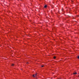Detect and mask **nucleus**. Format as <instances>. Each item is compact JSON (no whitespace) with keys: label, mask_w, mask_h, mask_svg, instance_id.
I'll return each instance as SVG.
<instances>
[{"label":"nucleus","mask_w":79,"mask_h":79,"mask_svg":"<svg viewBox=\"0 0 79 79\" xmlns=\"http://www.w3.org/2000/svg\"><path fill=\"white\" fill-rule=\"evenodd\" d=\"M37 76V73L35 74H34L33 75V77H35V76Z\"/></svg>","instance_id":"nucleus-1"},{"label":"nucleus","mask_w":79,"mask_h":79,"mask_svg":"<svg viewBox=\"0 0 79 79\" xmlns=\"http://www.w3.org/2000/svg\"><path fill=\"white\" fill-rule=\"evenodd\" d=\"M77 73L76 72L73 73V74H77Z\"/></svg>","instance_id":"nucleus-2"},{"label":"nucleus","mask_w":79,"mask_h":79,"mask_svg":"<svg viewBox=\"0 0 79 79\" xmlns=\"http://www.w3.org/2000/svg\"><path fill=\"white\" fill-rule=\"evenodd\" d=\"M47 5H46L44 6V8H46L47 7Z\"/></svg>","instance_id":"nucleus-3"},{"label":"nucleus","mask_w":79,"mask_h":79,"mask_svg":"<svg viewBox=\"0 0 79 79\" xmlns=\"http://www.w3.org/2000/svg\"><path fill=\"white\" fill-rule=\"evenodd\" d=\"M53 58L54 59H55V58H56V56H54Z\"/></svg>","instance_id":"nucleus-4"},{"label":"nucleus","mask_w":79,"mask_h":79,"mask_svg":"<svg viewBox=\"0 0 79 79\" xmlns=\"http://www.w3.org/2000/svg\"><path fill=\"white\" fill-rule=\"evenodd\" d=\"M11 66H14V64H12V65H11Z\"/></svg>","instance_id":"nucleus-5"},{"label":"nucleus","mask_w":79,"mask_h":79,"mask_svg":"<svg viewBox=\"0 0 79 79\" xmlns=\"http://www.w3.org/2000/svg\"><path fill=\"white\" fill-rule=\"evenodd\" d=\"M44 65H42V66H41V67H44Z\"/></svg>","instance_id":"nucleus-6"},{"label":"nucleus","mask_w":79,"mask_h":79,"mask_svg":"<svg viewBox=\"0 0 79 79\" xmlns=\"http://www.w3.org/2000/svg\"><path fill=\"white\" fill-rule=\"evenodd\" d=\"M77 58H78V59H79V56H78Z\"/></svg>","instance_id":"nucleus-7"},{"label":"nucleus","mask_w":79,"mask_h":79,"mask_svg":"<svg viewBox=\"0 0 79 79\" xmlns=\"http://www.w3.org/2000/svg\"><path fill=\"white\" fill-rule=\"evenodd\" d=\"M28 62H27V64H28Z\"/></svg>","instance_id":"nucleus-8"},{"label":"nucleus","mask_w":79,"mask_h":79,"mask_svg":"<svg viewBox=\"0 0 79 79\" xmlns=\"http://www.w3.org/2000/svg\"><path fill=\"white\" fill-rule=\"evenodd\" d=\"M61 79V78H59V79Z\"/></svg>","instance_id":"nucleus-9"},{"label":"nucleus","mask_w":79,"mask_h":79,"mask_svg":"<svg viewBox=\"0 0 79 79\" xmlns=\"http://www.w3.org/2000/svg\"><path fill=\"white\" fill-rule=\"evenodd\" d=\"M78 17H79V16H78Z\"/></svg>","instance_id":"nucleus-10"},{"label":"nucleus","mask_w":79,"mask_h":79,"mask_svg":"<svg viewBox=\"0 0 79 79\" xmlns=\"http://www.w3.org/2000/svg\"><path fill=\"white\" fill-rule=\"evenodd\" d=\"M78 74H79V73H78Z\"/></svg>","instance_id":"nucleus-11"}]
</instances>
